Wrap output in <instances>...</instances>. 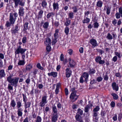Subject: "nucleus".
Wrapping results in <instances>:
<instances>
[{
  "instance_id": "f257e3e1",
  "label": "nucleus",
  "mask_w": 122,
  "mask_h": 122,
  "mask_svg": "<svg viewBox=\"0 0 122 122\" xmlns=\"http://www.w3.org/2000/svg\"><path fill=\"white\" fill-rule=\"evenodd\" d=\"M11 75L7 78V81L11 84V85L13 86H14L15 87L17 86L19 78L18 77H12Z\"/></svg>"
},
{
  "instance_id": "f03ea898",
  "label": "nucleus",
  "mask_w": 122,
  "mask_h": 122,
  "mask_svg": "<svg viewBox=\"0 0 122 122\" xmlns=\"http://www.w3.org/2000/svg\"><path fill=\"white\" fill-rule=\"evenodd\" d=\"M18 16V14L16 12H15L13 14L11 13L10 14L9 20L12 24H14L16 17H17Z\"/></svg>"
},
{
  "instance_id": "7ed1b4c3",
  "label": "nucleus",
  "mask_w": 122,
  "mask_h": 122,
  "mask_svg": "<svg viewBox=\"0 0 122 122\" xmlns=\"http://www.w3.org/2000/svg\"><path fill=\"white\" fill-rule=\"evenodd\" d=\"M26 51V49L21 48V46L20 45L17 47L15 51V55L19 54L20 53L21 54H23Z\"/></svg>"
},
{
  "instance_id": "20e7f679",
  "label": "nucleus",
  "mask_w": 122,
  "mask_h": 122,
  "mask_svg": "<svg viewBox=\"0 0 122 122\" xmlns=\"http://www.w3.org/2000/svg\"><path fill=\"white\" fill-rule=\"evenodd\" d=\"M47 96L46 95L43 96L42 97L41 101L39 104L40 106L41 107H43L47 103Z\"/></svg>"
},
{
  "instance_id": "39448f33",
  "label": "nucleus",
  "mask_w": 122,
  "mask_h": 122,
  "mask_svg": "<svg viewBox=\"0 0 122 122\" xmlns=\"http://www.w3.org/2000/svg\"><path fill=\"white\" fill-rule=\"evenodd\" d=\"M14 1L15 4L14 7L15 8L18 7V4L22 6L24 5L25 2L22 1V0H14Z\"/></svg>"
},
{
  "instance_id": "423d86ee",
  "label": "nucleus",
  "mask_w": 122,
  "mask_h": 122,
  "mask_svg": "<svg viewBox=\"0 0 122 122\" xmlns=\"http://www.w3.org/2000/svg\"><path fill=\"white\" fill-rule=\"evenodd\" d=\"M20 27L19 24L18 23L15 26V29L11 30V32L12 34H15L16 33H18V31L20 29Z\"/></svg>"
},
{
  "instance_id": "0eeeda50",
  "label": "nucleus",
  "mask_w": 122,
  "mask_h": 122,
  "mask_svg": "<svg viewBox=\"0 0 122 122\" xmlns=\"http://www.w3.org/2000/svg\"><path fill=\"white\" fill-rule=\"evenodd\" d=\"M76 93H71L70 96V98L71 99L72 102H73L76 101L78 97V96L76 94Z\"/></svg>"
},
{
  "instance_id": "6e6552de",
  "label": "nucleus",
  "mask_w": 122,
  "mask_h": 122,
  "mask_svg": "<svg viewBox=\"0 0 122 122\" xmlns=\"http://www.w3.org/2000/svg\"><path fill=\"white\" fill-rule=\"evenodd\" d=\"M101 57L99 56L97 57L95 59V61L96 62L99 63L100 64H103L105 63V61L104 60H101Z\"/></svg>"
},
{
  "instance_id": "1a4fd4ad",
  "label": "nucleus",
  "mask_w": 122,
  "mask_h": 122,
  "mask_svg": "<svg viewBox=\"0 0 122 122\" xmlns=\"http://www.w3.org/2000/svg\"><path fill=\"white\" fill-rule=\"evenodd\" d=\"M90 43L92 45V47L94 48L98 46L96 40L94 39H91L90 41Z\"/></svg>"
},
{
  "instance_id": "9d476101",
  "label": "nucleus",
  "mask_w": 122,
  "mask_h": 122,
  "mask_svg": "<svg viewBox=\"0 0 122 122\" xmlns=\"http://www.w3.org/2000/svg\"><path fill=\"white\" fill-rule=\"evenodd\" d=\"M58 117L57 114H53L51 117V121L53 122H56L57 120Z\"/></svg>"
},
{
  "instance_id": "9b49d317",
  "label": "nucleus",
  "mask_w": 122,
  "mask_h": 122,
  "mask_svg": "<svg viewBox=\"0 0 122 122\" xmlns=\"http://www.w3.org/2000/svg\"><path fill=\"white\" fill-rule=\"evenodd\" d=\"M19 15L20 16H23L24 14V9L23 7L19 6Z\"/></svg>"
},
{
  "instance_id": "f8f14e48",
  "label": "nucleus",
  "mask_w": 122,
  "mask_h": 122,
  "mask_svg": "<svg viewBox=\"0 0 122 122\" xmlns=\"http://www.w3.org/2000/svg\"><path fill=\"white\" fill-rule=\"evenodd\" d=\"M112 86L113 90L117 91L118 90L119 87L117 84L115 82L113 83L112 84Z\"/></svg>"
},
{
  "instance_id": "ddd939ff",
  "label": "nucleus",
  "mask_w": 122,
  "mask_h": 122,
  "mask_svg": "<svg viewBox=\"0 0 122 122\" xmlns=\"http://www.w3.org/2000/svg\"><path fill=\"white\" fill-rule=\"evenodd\" d=\"M69 63L70 67L71 68H74L76 65L75 62L73 61V60H71V58H69Z\"/></svg>"
},
{
  "instance_id": "4468645a",
  "label": "nucleus",
  "mask_w": 122,
  "mask_h": 122,
  "mask_svg": "<svg viewBox=\"0 0 122 122\" xmlns=\"http://www.w3.org/2000/svg\"><path fill=\"white\" fill-rule=\"evenodd\" d=\"M100 108L99 106H97L95 108H94L93 110V114H94V115H96L98 114L97 112L99 110Z\"/></svg>"
},
{
  "instance_id": "2eb2a0df",
  "label": "nucleus",
  "mask_w": 122,
  "mask_h": 122,
  "mask_svg": "<svg viewBox=\"0 0 122 122\" xmlns=\"http://www.w3.org/2000/svg\"><path fill=\"white\" fill-rule=\"evenodd\" d=\"M81 76L84 78V81L86 82L87 81L88 78V74L86 72H84L83 73L82 75Z\"/></svg>"
},
{
  "instance_id": "dca6fc26",
  "label": "nucleus",
  "mask_w": 122,
  "mask_h": 122,
  "mask_svg": "<svg viewBox=\"0 0 122 122\" xmlns=\"http://www.w3.org/2000/svg\"><path fill=\"white\" fill-rule=\"evenodd\" d=\"M46 40L44 41L45 44L46 45H51V40L49 38H47L46 39Z\"/></svg>"
},
{
  "instance_id": "f3484780",
  "label": "nucleus",
  "mask_w": 122,
  "mask_h": 122,
  "mask_svg": "<svg viewBox=\"0 0 122 122\" xmlns=\"http://www.w3.org/2000/svg\"><path fill=\"white\" fill-rule=\"evenodd\" d=\"M66 76L67 77H70L72 72L70 70V69H66Z\"/></svg>"
},
{
  "instance_id": "a211bd4d",
  "label": "nucleus",
  "mask_w": 122,
  "mask_h": 122,
  "mask_svg": "<svg viewBox=\"0 0 122 122\" xmlns=\"http://www.w3.org/2000/svg\"><path fill=\"white\" fill-rule=\"evenodd\" d=\"M53 9L54 10H57L59 9V5L57 3H54L53 5Z\"/></svg>"
},
{
  "instance_id": "6ab92c4d",
  "label": "nucleus",
  "mask_w": 122,
  "mask_h": 122,
  "mask_svg": "<svg viewBox=\"0 0 122 122\" xmlns=\"http://www.w3.org/2000/svg\"><path fill=\"white\" fill-rule=\"evenodd\" d=\"M59 30L58 29H56L55 30V33L54 34V38L55 39H57L59 37L58 33Z\"/></svg>"
},
{
  "instance_id": "aec40b11",
  "label": "nucleus",
  "mask_w": 122,
  "mask_h": 122,
  "mask_svg": "<svg viewBox=\"0 0 122 122\" xmlns=\"http://www.w3.org/2000/svg\"><path fill=\"white\" fill-rule=\"evenodd\" d=\"M22 111L23 110L22 108L18 109L17 112V114L18 116L21 117L22 116L23 114L22 112Z\"/></svg>"
},
{
  "instance_id": "412c9836",
  "label": "nucleus",
  "mask_w": 122,
  "mask_h": 122,
  "mask_svg": "<svg viewBox=\"0 0 122 122\" xmlns=\"http://www.w3.org/2000/svg\"><path fill=\"white\" fill-rule=\"evenodd\" d=\"M98 114H97L96 115H94V114H93L92 116L93 117V121L95 122H97L98 119V117L97 116Z\"/></svg>"
},
{
  "instance_id": "4be33fe9",
  "label": "nucleus",
  "mask_w": 122,
  "mask_h": 122,
  "mask_svg": "<svg viewBox=\"0 0 122 122\" xmlns=\"http://www.w3.org/2000/svg\"><path fill=\"white\" fill-rule=\"evenodd\" d=\"M57 73L56 72H52L51 73H48V75L49 76H52L54 77H55L57 76Z\"/></svg>"
},
{
  "instance_id": "5701e85b",
  "label": "nucleus",
  "mask_w": 122,
  "mask_h": 122,
  "mask_svg": "<svg viewBox=\"0 0 122 122\" xmlns=\"http://www.w3.org/2000/svg\"><path fill=\"white\" fill-rule=\"evenodd\" d=\"M10 106L13 108L15 107L16 105V103L15 100L14 99H12L10 103Z\"/></svg>"
},
{
  "instance_id": "b1692460",
  "label": "nucleus",
  "mask_w": 122,
  "mask_h": 122,
  "mask_svg": "<svg viewBox=\"0 0 122 122\" xmlns=\"http://www.w3.org/2000/svg\"><path fill=\"white\" fill-rule=\"evenodd\" d=\"M52 110L54 113L53 114H57V110L56 107L55 105L52 107Z\"/></svg>"
},
{
  "instance_id": "393cba45",
  "label": "nucleus",
  "mask_w": 122,
  "mask_h": 122,
  "mask_svg": "<svg viewBox=\"0 0 122 122\" xmlns=\"http://www.w3.org/2000/svg\"><path fill=\"white\" fill-rule=\"evenodd\" d=\"M43 13V10H41L38 13V19H41L42 18V14Z\"/></svg>"
},
{
  "instance_id": "a878e982",
  "label": "nucleus",
  "mask_w": 122,
  "mask_h": 122,
  "mask_svg": "<svg viewBox=\"0 0 122 122\" xmlns=\"http://www.w3.org/2000/svg\"><path fill=\"white\" fill-rule=\"evenodd\" d=\"M103 3L101 1L99 0L97 3L96 5L97 7L101 8L102 6Z\"/></svg>"
},
{
  "instance_id": "bb28decb",
  "label": "nucleus",
  "mask_w": 122,
  "mask_h": 122,
  "mask_svg": "<svg viewBox=\"0 0 122 122\" xmlns=\"http://www.w3.org/2000/svg\"><path fill=\"white\" fill-rule=\"evenodd\" d=\"M90 19L86 17L84 18V20H82V22L83 23H88L90 22Z\"/></svg>"
},
{
  "instance_id": "cd10ccee",
  "label": "nucleus",
  "mask_w": 122,
  "mask_h": 122,
  "mask_svg": "<svg viewBox=\"0 0 122 122\" xmlns=\"http://www.w3.org/2000/svg\"><path fill=\"white\" fill-rule=\"evenodd\" d=\"M75 118L76 120L77 121L82 119L81 117L79 114H77V113H76L75 116Z\"/></svg>"
},
{
  "instance_id": "c85d7f7f",
  "label": "nucleus",
  "mask_w": 122,
  "mask_h": 122,
  "mask_svg": "<svg viewBox=\"0 0 122 122\" xmlns=\"http://www.w3.org/2000/svg\"><path fill=\"white\" fill-rule=\"evenodd\" d=\"M16 107L18 109L20 108L22 106L21 102L20 101L17 102Z\"/></svg>"
},
{
  "instance_id": "c756f323",
  "label": "nucleus",
  "mask_w": 122,
  "mask_h": 122,
  "mask_svg": "<svg viewBox=\"0 0 122 122\" xmlns=\"http://www.w3.org/2000/svg\"><path fill=\"white\" fill-rule=\"evenodd\" d=\"M47 5V3L45 0H43L42 1L41 3V5L43 8H46Z\"/></svg>"
},
{
  "instance_id": "7c9ffc66",
  "label": "nucleus",
  "mask_w": 122,
  "mask_h": 122,
  "mask_svg": "<svg viewBox=\"0 0 122 122\" xmlns=\"http://www.w3.org/2000/svg\"><path fill=\"white\" fill-rule=\"evenodd\" d=\"M5 75V74L4 70H0V76L1 78L4 77Z\"/></svg>"
},
{
  "instance_id": "2f4dec72",
  "label": "nucleus",
  "mask_w": 122,
  "mask_h": 122,
  "mask_svg": "<svg viewBox=\"0 0 122 122\" xmlns=\"http://www.w3.org/2000/svg\"><path fill=\"white\" fill-rule=\"evenodd\" d=\"M106 8L107 9L106 12L107 14L108 15H109L110 13L111 9L110 7H105L104 10H105V8Z\"/></svg>"
},
{
  "instance_id": "473e14b6",
  "label": "nucleus",
  "mask_w": 122,
  "mask_h": 122,
  "mask_svg": "<svg viewBox=\"0 0 122 122\" xmlns=\"http://www.w3.org/2000/svg\"><path fill=\"white\" fill-rule=\"evenodd\" d=\"M28 24L29 23L27 22H25L24 24V28L23 29L24 31L28 29Z\"/></svg>"
},
{
  "instance_id": "72a5a7b5",
  "label": "nucleus",
  "mask_w": 122,
  "mask_h": 122,
  "mask_svg": "<svg viewBox=\"0 0 122 122\" xmlns=\"http://www.w3.org/2000/svg\"><path fill=\"white\" fill-rule=\"evenodd\" d=\"M54 14V13L53 12L49 13L46 16V17L47 18L49 19L51 17H53Z\"/></svg>"
},
{
  "instance_id": "f704fd0d",
  "label": "nucleus",
  "mask_w": 122,
  "mask_h": 122,
  "mask_svg": "<svg viewBox=\"0 0 122 122\" xmlns=\"http://www.w3.org/2000/svg\"><path fill=\"white\" fill-rule=\"evenodd\" d=\"M66 21L64 25L67 27L70 24L71 20L67 19H66Z\"/></svg>"
},
{
  "instance_id": "c9c22d12",
  "label": "nucleus",
  "mask_w": 122,
  "mask_h": 122,
  "mask_svg": "<svg viewBox=\"0 0 122 122\" xmlns=\"http://www.w3.org/2000/svg\"><path fill=\"white\" fill-rule=\"evenodd\" d=\"M31 103L30 102H28L27 103L25 102V109L29 107L30 106Z\"/></svg>"
},
{
  "instance_id": "e433bc0d",
  "label": "nucleus",
  "mask_w": 122,
  "mask_h": 122,
  "mask_svg": "<svg viewBox=\"0 0 122 122\" xmlns=\"http://www.w3.org/2000/svg\"><path fill=\"white\" fill-rule=\"evenodd\" d=\"M111 95L113 96L114 99L117 100L118 98V96L116 94L114 93H111Z\"/></svg>"
},
{
  "instance_id": "4c0bfd02",
  "label": "nucleus",
  "mask_w": 122,
  "mask_h": 122,
  "mask_svg": "<svg viewBox=\"0 0 122 122\" xmlns=\"http://www.w3.org/2000/svg\"><path fill=\"white\" fill-rule=\"evenodd\" d=\"M49 23L48 22H45L43 25V28L45 29H47L49 26Z\"/></svg>"
},
{
  "instance_id": "58836bf2",
  "label": "nucleus",
  "mask_w": 122,
  "mask_h": 122,
  "mask_svg": "<svg viewBox=\"0 0 122 122\" xmlns=\"http://www.w3.org/2000/svg\"><path fill=\"white\" fill-rule=\"evenodd\" d=\"M106 38L108 40H112L113 39V37L110 33H109L107 34Z\"/></svg>"
},
{
  "instance_id": "ea45409f",
  "label": "nucleus",
  "mask_w": 122,
  "mask_h": 122,
  "mask_svg": "<svg viewBox=\"0 0 122 122\" xmlns=\"http://www.w3.org/2000/svg\"><path fill=\"white\" fill-rule=\"evenodd\" d=\"M69 31V29L67 27H66L65 29V32L66 35H68Z\"/></svg>"
},
{
  "instance_id": "a19ab883",
  "label": "nucleus",
  "mask_w": 122,
  "mask_h": 122,
  "mask_svg": "<svg viewBox=\"0 0 122 122\" xmlns=\"http://www.w3.org/2000/svg\"><path fill=\"white\" fill-rule=\"evenodd\" d=\"M90 108V106L89 105H86L85 107L84 111L85 112H88Z\"/></svg>"
},
{
  "instance_id": "79ce46f5",
  "label": "nucleus",
  "mask_w": 122,
  "mask_h": 122,
  "mask_svg": "<svg viewBox=\"0 0 122 122\" xmlns=\"http://www.w3.org/2000/svg\"><path fill=\"white\" fill-rule=\"evenodd\" d=\"M77 113H78L80 115H81L83 114V111L80 109H78L77 110Z\"/></svg>"
},
{
  "instance_id": "37998d69",
  "label": "nucleus",
  "mask_w": 122,
  "mask_h": 122,
  "mask_svg": "<svg viewBox=\"0 0 122 122\" xmlns=\"http://www.w3.org/2000/svg\"><path fill=\"white\" fill-rule=\"evenodd\" d=\"M46 50L47 51H50L51 49V48L50 45H46Z\"/></svg>"
},
{
  "instance_id": "c03bdc74",
  "label": "nucleus",
  "mask_w": 122,
  "mask_h": 122,
  "mask_svg": "<svg viewBox=\"0 0 122 122\" xmlns=\"http://www.w3.org/2000/svg\"><path fill=\"white\" fill-rule=\"evenodd\" d=\"M93 25L95 28H97L99 26L98 23L97 22L94 23L93 24Z\"/></svg>"
},
{
  "instance_id": "a18cd8bd",
  "label": "nucleus",
  "mask_w": 122,
  "mask_h": 122,
  "mask_svg": "<svg viewBox=\"0 0 122 122\" xmlns=\"http://www.w3.org/2000/svg\"><path fill=\"white\" fill-rule=\"evenodd\" d=\"M68 16L69 18L72 19L74 17V14L73 12H70L69 13Z\"/></svg>"
},
{
  "instance_id": "49530a36",
  "label": "nucleus",
  "mask_w": 122,
  "mask_h": 122,
  "mask_svg": "<svg viewBox=\"0 0 122 122\" xmlns=\"http://www.w3.org/2000/svg\"><path fill=\"white\" fill-rule=\"evenodd\" d=\"M41 117L39 116H37L36 122H41Z\"/></svg>"
},
{
  "instance_id": "de8ad7c7",
  "label": "nucleus",
  "mask_w": 122,
  "mask_h": 122,
  "mask_svg": "<svg viewBox=\"0 0 122 122\" xmlns=\"http://www.w3.org/2000/svg\"><path fill=\"white\" fill-rule=\"evenodd\" d=\"M11 24H12L11 22L8 21H6L5 26H6L7 27H9L10 26Z\"/></svg>"
},
{
  "instance_id": "09e8293b",
  "label": "nucleus",
  "mask_w": 122,
  "mask_h": 122,
  "mask_svg": "<svg viewBox=\"0 0 122 122\" xmlns=\"http://www.w3.org/2000/svg\"><path fill=\"white\" fill-rule=\"evenodd\" d=\"M73 10V12L74 13H76L78 11L77 7L75 6L72 8Z\"/></svg>"
},
{
  "instance_id": "8fccbe9b",
  "label": "nucleus",
  "mask_w": 122,
  "mask_h": 122,
  "mask_svg": "<svg viewBox=\"0 0 122 122\" xmlns=\"http://www.w3.org/2000/svg\"><path fill=\"white\" fill-rule=\"evenodd\" d=\"M115 15L117 18L119 19L120 17L121 14L119 13H116Z\"/></svg>"
},
{
  "instance_id": "3c124183",
  "label": "nucleus",
  "mask_w": 122,
  "mask_h": 122,
  "mask_svg": "<svg viewBox=\"0 0 122 122\" xmlns=\"http://www.w3.org/2000/svg\"><path fill=\"white\" fill-rule=\"evenodd\" d=\"M119 13L121 14V16L122 17V7H120L118 9Z\"/></svg>"
},
{
  "instance_id": "603ef678",
  "label": "nucleus",
  "mask_w": 122,
  "mask_h": 122,
  "mask_svg": "<svg viewBox=\"0 0 122 122\" xmlns=\"http://www.w3.org/2000/svg\"><path fill=\"white\" fill-rule=\"evenodd\" d=\"M27 38L25 37H23L22 39V42L23 43H25L26 42Z\"/></svg>"
},
{
  "instance_id": "864d4df0",
  "label": "nucleus",
  "mask_w": 122,
  "mask_h": 122,
  "mask_svg": "<svg viewBox=\"0 0 122 122\" xmlns=\"http://www.w3.org/2000/svg\"><path fill=\"white\" fill-rule=\"evenodd\" d=\"M24 64V61H23L20 60L18 62V64L20 65H23Z\"/></svg>"
},
{
  "instance_id": "5fc2aeb1",
  "label": "nucleus",
  "mask_w": 122,
  "mask_h": 122,
  "mask_svg": "<svg viewBox=\"0 0 122 122\" xmlns=\"http://www.w3.org/2000/svg\"><path fill=\"white\" fill-rule=\"evenodd\" d=\"M57 39H55L54 38V39H53L52 41V44L53 45H54L57 41Z\"/></svg>"
},
{
  "instance_id": "6e6d98bb",
  "label": "nucleus",
  "mask_w": 122,
  "mask_h": 122,
  "mask_svg": "<svg viewBox=\"0 0 122 122\" xmlns=\"http://www.w3.org/2000/svg\"><path fill=\"white\" fill-rule=\"evenodd\" d=\"M102 79L103 78L101 76H100L97 78V81L100 82L102 81Z\"/></svg>"
},
{
  "instance_id": "4d7b16f0",
  "label": "nucleus",
  "mask_w": 122,
  "mask_h": 122,
  "mask_svg": "<svg viewBox=\"0 0 122 122\" xmlns=\"http://www.w3.org/2000/svg\"><path fill=\"white\" fill-rule=\"evenodd\" d=\"M83 78L84 77H83L81 76L80 80V83H83L84 81V80Z\"/></svg>"
},
{
  "instance_id": "13d9d810",
  "label": "nucleus",
  "mask_w": 122,
  "mask_h": 122,
  "mask_svg": "<svg viewBox=\"0 0 122 122\" xmlns=\"http://www.w3.org/2000/svg\"><path fill=\"white\" fill-rule=\"evenodd\" d=\"M37 67L39 69H43V66H41L40 64V63H38L36 65Z\"/></svg>"
},
{
  "instance_id": "bf43d9fd",
  "label": "nucleus",
  "mask_w": 122,
  "mask_h": 122,
  "mask_svg": "<svg viewBox=\"0 0 122 122\" xmlns=\"http://www.w3.org/2000/svg\"><path fill=\"white\" fill-rule=\"evenodd\" d=\"M112 119L114 121H116L117 120V116L116 114L114 115V116L112 118Z\"/></svg>"
},
{
  "instance_id": "052dcab7",
  "label": "nucleus",
  "mask_w": 122,
  "mask_h": 122,
  "mask_svg": "<svg viewBox=\"0 0 122 122\" xmlns=\"http://www.w3.org/2000/svg\"><path fill=\"white\" fill-rule=\"evenodd\" d=\"M64 59V55L62 54H61L60 56V59L61 61H63Z\"/></svg>"
},
{
  "instance_id": "680f3d73",
  "label": "nucleus",
  "mask_w": 122,
  "mask_h": 122,
  "mask_svg": "<svg viewBox=\"0 0 122 122\" xmlns=\"http://www.w3.org/2000/svg\"><path fill=\"white\" fill-rule=\"evenodd\" d=\"M117 60V56H115L113 58L112 61L114 62L116 61Z\"/></svg>"
},
{
  "instance_id": "e2e57ef3",
  "label": "nucleus",
  "mask_w": 122,
  "mask_h": 122,
  "mask_svg": "<svg viewBox=\"0 0 122 122\" xmlns=\"http://www.w3.org/2000/svg\"><path fill=\"white\" fill-rule=\"evenodd\" d=\"M89 14V11H87V12H85V15L84 16V17L85 18L86 16H87V17L88 16V15Z\"/></svg>"
},
{
  "instance_id": "0e129e2a",
  "label": "nucleus",
  "mask_w": 122,
  "mask_h": 122,
  "mask_svg": "<svg viewBox=\"0 0 122 122\" xmlns=\"http://www.w3.org/2000/svg\"><path fill=\"white\" fill-rule=\"evenodd\" d=\"M90 74H94L95 73V71L94 69H91L89 71Z\"/></svg>"
},
{
  "instance_id": "69168bd1",
  "label": "nucleus",
  "mask_w": 122,
  "mask_h": 122,
  "mask_svg": "<svg viewBox=\"0 0 122 122\" xmlns=\"http://www.w3.org/2000/svg\"><path fill=\"white\" fill-rule=\"evenodd\" d=\"M97 51L100 52L101 54H102L104 52V51L101 49H97Z\"/></svg>"
},
{
  "instance_id": "338daca9",
  "label": "nucleus",
  "mask_w": 122,
  "mask_h": 122,
  "mask_svg": "<svg viewBox=\"0 0 122 122\" xmlns=\"http://www.w3.org/2000/svg\"><path fill=\"white\" fill-rule=\"evenodd\" d=\"M32 68V65L31 64H30L26 66V69H31Z\"/></svg>"
},
{
  "instance_id": "774afa93",
  "label": "nucleus",
  "mask_w": 122,
  "mask_h": 122,
  "mask_svg": "<svg viewBox=\"0 0 122 122\" xmlns=\"http://www.w3.org/2000/svg\"><path fill=\"white\" fill-rule=\"evenodd\" d=\"M68 52L69 54L70 55H71L73 53V50L71 49H69L68 50Z\"/></svg>"
}]
</instances>
